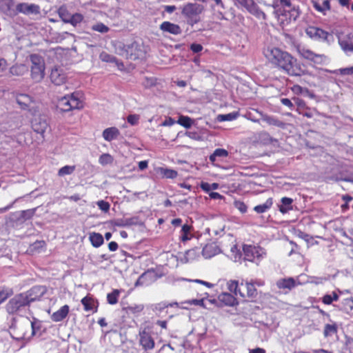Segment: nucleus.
I'll return each instance as SVG.
<instances>
[{
	"instance_id": "nucleus-1",
	"label": "nucleus",
	"mask_w": 353,
	"mask_h": 353,
	"mask_svg": "<svg viewBox=\"0 0 353 353\" xmlns=\"http://www.w3.org/2000/svg\"><path fill=\"white\" fill-rule=\"evenodd\" d=\"M270 63L291 76H301L303 70L296 59L290 54L278 48H268L264 52Z\"/></svg>"
},
{
	"instance_id": "nucleus-2",
	"label": "nucleus",
	"mask_w": 353,
	"mask_h": 353,
	"mask_svg": "<svg viewBox=\"0 0 353 353\" xmlns=\"http://www.w3.org/2000/svg\"><path fill=\"white\" fill-rule=\"evenodd\" d=\"M83 108L81 94L74 92L71 94H65L60 98L57 103V108L62 112L73 110H80Z\"/></svg>"
},
{
	"instance_id": "nucleus-3",
	"label": "nucleus",
	"mask_w": 353,
	"mask_h": 353,
	"mask_svg": "<svg viewBox=\"0 0 353 353\" xmlns=\"http://www.w3.org/2000/svg\"><path fill=\"white\" fill-rule=\"evenodd\" d=\"M272 7L276 9L274 10L276 17L282 23L284 21H290L292 19L295 21L299 17V12L296 10H286L285 8H290L291 3L290 0H276L272 5Z\"/></svg>"
},
{
	"instance_id": "nucleus-4",
	"label": "nucleus",
	"mask_w": 353,
	"mask_h": 353,
	"mask_svg": "<svg viewBox=\"0 0 353 353\" xmlns=\"http://www.w3.org/2000/svg\"><path fill=\"white\" fill-rule=\"evenodd\" d=\"M32 299L23 293L16 294L7 303L6 310L10 314H20L26 310Z\"/></svg>"
},
{
	"instance_id": "nucleus-5",
	"label": "nucleus",
	"mask_w": 353,
	"mask_h": 353,
	"mask_svg": "<svg viewBox=\"0 0 353 353\" xmlns=\"http://www.w3.org/2000/svg\"><path fill=\"white\" fill-rule=\"evenodd\" d=\"M296 50L301 58L310 61L314 64L323 65L328 61L327 56L324 54L316 53L303 46H297Z\"/></svg>"
},
{
	"instance_id": "nucleus-6",
	"label": "nucleus",
	"mask_w": 353,
	"mask_h": 353,
	"mask_svg": "<svg viewBox=\"0 0 353 353\" xmlns=\"http://www.w3.org/2000/svg\"><path fill=\"white\" fill-rule=\"evenodd\" d=\"M203 10V6L196 3H188L183 6L181 14L188 19L190 23L193 25L199 22V16Z\"/></svg>"
},
{
	"instance_id": "nucleus-7",
	"label": "nucleus",
	"mask_w": 353,
	"mask_h": 353,
	"mask_svg": "<svg viewBox=\"0 0 353 353\" xmlns=\"http://www.w3.org/2000/svg\"><path fill=\"white\" fill-rule=\"evenodd\" d=\"M31 78L34 82H40L45 75V64L43 59L37 54H31Z\"/></svg>"
},
{
	"instance_id": "nucleus-8",
	"label": "nucleus",
	"mask_w": 353,
	"mask_h": 353,
	"mask_svg": "<svg viewBox=\"0 0 353 353\" xmlns=\"http://www.w3.org/2000/svg\"><path fill=\"white\" fill-rule=\"evenodd\" d=\"M243 252L245 260L253 262L257 265L266 254L262 248L252 245H244L243 246Z\"/></svg>"
},
{
	"instance_id": "nucleus-9",
	"label": "nucleus",
	"mask_w": 353,
	"mask_h": 353,
	"mask_svg": "<svg viewBox=\"0 0 353 353\" xmlns=\"http://www.w3.org/2000/svg\"><path fill=\"white\" fill-rule=\"evenodd\" d=\"M15 101L22 110L28 111L32 114L37 112L36 101L29 94L23 93L16 94Z\"/></svg>"
},
{
	"instance_id": "nucleus-10",
	"label": "nucleus",
	"mask_w": 353,
	"mask_h": 353,
	"mask_svg": "<svg viewBox=\"0 0 353 353\" xmlns=\"http://www.w3.org/2000/svg\"><path fill=\"white\" fill-rule=\"evenodd\" d=\"M234 4L238 7H241L252 15L259 19H266V14L263 12L254 0H234Z\"/></svg>"
},
{
	"instance_id": "nucleus-11",
	"label": "nucleus",
	"mask_w": 353,
	"mask_h": 353,
	"mask_svg": "<svg viewBox=\"0 0 353 353\" xmlns=\"http://www.w3.org/2000/svg\"><path fill=\"white\" fill-rule=\"evenodd\" d=\"M29 329V320L26 319L25 321L14 325L10 328V334L13 339L17 341H23L30 336L27 337V330Z\"/></svg>"
},
{
	"instance_id": "nucleus-12",
	"label": "nucleus",
	"mask_w": 353,
	"mask_h": 353,
	"mask_svg": "<svg viewBox=\"0 0 353 353\" xmlns=\"http://www.w3.org/2000/svg\"><path fill=\"white\" fill-rule=\"evenodd\" d=\"M305 33L310 38L314 40L323 41L329 43L330 39H333L332 35L329 32L314 26L308 27L305 30Z\"/></svg>"
},
{
	"instance_id": "nucleus-13",
	"label": "nucleus",
	"mask_w": 353,
	"mask_h": 353,
	"mask_svg": "<svg viewBox=\"0 0 353 353\" xmlns=\"http://www.w3.org/2000/svg\"><path fill=\"white\" fill-rule=\"evenodd\" d=\"M339 43L345 52H353V30L338 36Z\"/></svg>"
},
{
	"instance_id": "nucleus-14",
	"label": "nucleus",
	"mask_w": 353,
	"mask_h": 353,
	"mask_svg": "<svg viewBox=\"0 0 353 353\" xmlns=\"http://www.w3.org/2000/svg\"><path fill=\"white\" fill-rule=\"evenodd\" d=\"M139 343L145 351L154 349L155 345L150 333L145 330L139 332Z\"/></svg>"
},
{
	"instance_id": "nucleus-15",
	"label": "nucleus",
	"mask_w": 353,
	"mask_h": 353,
	"mask_svg": "<svg viewBox=\"0 0 353 353\" xmlns=\"http://www.w3.org/2000/svg\"><path fill=\"white\" fill-rule=\"evenodd\" d=\"M16 14L18 12L23 13L27 15L32 14H39L40 8L39 6L35 4H28L26 3H21L17 4L16 7Z\"/></svg>"
},
{
	"instance_id": "nucleus-16",
	"label": "nucleus",
	"mask_w": 353,
	"mask_h": 353,
	"mask_svg": "<svg viewBox=\"0 0 353 353\" xmlns=\"http://www.w3.org/2000/svg\"><path fill=\"white\" fill-rule=\"evenodd\" d=\"M50 77L52 83L61 85L65 83L67 76L62 69L54 68L52 70Z\"/></svg>"
},
{
	"instance_id": "nucleus-17",
	"label": "nucleus",
	"mask_w": 353,
	"mask_h": 353,
	"mask_svg": "<svg viewBox=\"0 0 353 353\" xmlns=\"http://www.w3.org/2000/svg\"><path fill=\"white\" fill-rule=\"evenodd\" d=\"M32 127L34 132L43 134L48 128V123L45 117H39L32 122Z\"/></svg>"
},
{
	"instance_id": "nucleus-18",
	"label": "nucleus",
	"mask_w": 353,
	"mask_h": 353,
	"mask_svg": "<svg viewBox=\"0 0 353 353\" xmlns=\"http://www.w3.org/2000/svg\"><path fill=\"white\" fill-rule=\"evenodd\" d=\"M160 29L165 32L174 35L180 34L182 32L181 27L170 21H164L160 25Z\"/></svg>"
},
{
	"instance_id": "nucleus-19",
	"label": "nucleus",
	"mask_w": 353,
	"mask_h": 353,
	"mask_svg": "<svg viewBox=\"0 0 353 353\" xmlns=\"http://www.w3.org/2000/svg\"><path fill=\"white\" fill-rule=\"evenodd\" d=\"M246 290L247 296L248 297H254L256 294V290L254 287V283L251 281H246L245 284L243 283H241L239 288V295L242 297H245V294L243 292V290Z\"/></svg>"
},
{
	"instance_id": "nucleus-20",
	"label": "nucleus",
	"mask_w": 353,
	"mask_h": 353,
	"mask_svg": "<svg viewBox=\"0 0 353 353\" xmlns=\"http://www.w3.org/2000/svg\"><path fill=\"white\" fill-rule=\"evenodd\" d=\"M277 288L285 292H288L295 286V281L293 278L281 279L276 281Z\"/></svg>"
},
{
	"instance_id": "nucleus-21",
	"label": "nucleus",
	"mask_w": 353,
	"mask_h": 353,
	"mask_svg": "<svg viewBox=\"0 0 353 353\" xmlns=\"http://www.w3.org/2000/svg\"><path fill=\"white\" fill-rule=\"evenodd\" d=\"M70 311V307L68 305H64L59 310L54 312L50 316L54 322H59L66 318Z\"/></svg>"
},
{
	"instance_id": "nucleus-22",
	"label": "nucleus",
	"mask_w": 353,
	"mask_h": 353,
	"mask_svg": "<svg viewBox=\"0 0 353 353\" xmlns=\"http://www.w3.org/2000/svg\"><path fill=\"white\" fill-rule=\"evenodd\" d=\"M120 134L119 130L115 127H110L105 129L103 132V137L107 141H112L117 139Z\"/></svg>"
},
{
	"instance_id": "nucleus-23",
	"label": "nucleus",
	"mask_w": 353,
	"mask_h": 353,
	"mask_svg": "<svg viewBox=\"0 0 353 353\" xmlns=\"http://www.w3.org/2000/svg\"><path fill=\"white\" fill-rule=\"evenodd\" d=\"M45 293V290L41 286H34L30 290L23 292V294H26L28 296L30 295L31 297L34 298L31 300V303L37 300H39L40 298Z\"/></svg>"
},
{
	"instance_id": "nucleus-24",
	"label": "nucleus",
	"mask_w": 353,
	"mask_h": 353,
	"mask_svg": "<svg viewBox=\"0 0 353 353\" xmlns=\"http://www.w3.org/2000/svg\"><path fill=\"white\" fill-rule=\"evenodd\" d=\"M219 252V248L213 244H207L202 250V254L205 259H210L217 254Z\"/></svg>"
},
{
	"instance_id": "nucleus-25",
	"label": "nucleus",
	"mask_w": 353,
	"mask_h": 353,
	"mask_svg": "<svg viewBox=\"0 0 353 353\" xmlns=\"http://www.w3.org/2000/svg\"><path fill=\"white\" fill-rule=\"evenodd\" d=\"M12 0H0V10L8 15H16V12L12 9Z\"/></svg>"
},
{
	"instance_id": "nucleus-26",
	"label": "nucleus",
	"mask_w": 353,
	"mask_h": 353,
	"mask_svg": "<svg viewBox=\"0 0 353 353\" xmlns=\"http://www.w3.org/2000/svg\"><path fill=\"white\" fill-rule=\"evenodd\" d=\"M312 4L314 7V8L322 13L323 14L325 15L326 12L330 10L331 8L330 6V0H324L323 1L322 5H321L316 0H312Z\"/></svg>"
},
{
	"instance_id": "nucleus-27",
	"label": "nucleus",
	"mask_w": 353,
	"mask_h": 353,
	"mask_svg": "<svg viewBox=\"0 0 353 353\" xmlns=\"http://www.w3.org/2000/svg\"><path fill=\"white\" fill-rule=\"evenodd\" d=\"M281 204L279 205V211L282 214H285L293 209V199L288 197H283L281 200Z\"/></svg>"
},
{
	"instance_id": "nucleus-28",
	"label": "nucleus",
	"mask_w": 353,
	"mask_h": 353,
	"mask_svg": "<svg viewBox=\"0 0 353 353\" xmlns=\"http://www.w3.org/2000/svg\"><path fill=\"white\" fill-rule=\"evenodd\" d=\"M28 71L25 64H15L10 68V73L14 76H23Z\"/></svg>"
},
{
	"instance_id": "nucleus-29",
	"label": "nucleus",
	"mask_w": 353,
	"mask_h": 353,
	"mask_svg": "<svg viewBox=\"0 0 353 353\" xmlns=\"http://www.w3.org/2000/svg\"><path fill=\"white\" fill-rule=\"evenodd\" d=\"M261 115V119L265 122H266L270 125H274L277 127H281L283 125V123L280 120L277 119L274 117L269 116L265 114H263L262 112H259Z\"/></svg>"
},
{
	"instance_id": "nucleus-30",
	"label": "nucleus",
	"mask_w": 353,
	"mask_h": 353,
	"mask_svg": "<svg viewBox=\"0 0 353 353\" xmlns=\"http://www.w3.org/2000/svg\"><path fill=\"white\" fill-rule=\"evenodd\" d=\"M89 240L94 248H99L103 243V236L97 232H92L89 236Z\"/></svg>"
},
{
	"instance_id": "nucleus-31",
	"label": "nucleus",
	"mask_w": 353,
	"mask_h": 353,
	"mask_svg": "<svg viewBox=\"0 0 353 353\" xmlns=\"http://www.w3.org/2000/svg\"><path fill=\"white\" fill-rule=\"evenodd\" d=\"M272 204H273L272 199L269 198L266 200V201L264 203L256 205L254 208V210L258 214H261V213L265 212L269 209H270Z\"/></svg>"
},
{
	"instance_id": "nucleus-32",
	"label": "nucleus",
	"mask_w": 353,
	"mask_h": 353,
	"mask_svg": "<svg viewBox=\"0 0 353 353\" xmlns=\"http://www.w3.org/2000/svg\"><path fill=\"white\" fill-rule=\"evenodd\" d=\"M191 226L185 224L182 226L181 230L180 239L183 242H185L190 239H191L192 236L190 234Z\"/></svg>"
},
{
	"instance_id": "nucleus-33",
	"label": "nucleus",
	"mask_w": 353,
	"mask_h": 353,
	"mask_svg": "<svg viewBox=\"0 0 353 353\" xmlns=\"http://www.w3.org/2000/svg\"><path fill=\"white\" fill-rule=\"evenodd\" d=\"M144 309V305L142 304H134L123 308L127 314H139Z\"/></svg>"
},
{
	"instance_id": "nucleus-34",
	"label": "nucleus",
	"mask_w": 353,
	"mask_h": 353,
	"mask_svg": "<svg viewBox=\"0 0 353 353\" xmlns=\"http://www.w3.org/2000/svg\"><path fill=\"white\" fill-rule=\"evenodd\" d=\"M159 172L166 179H175L178 173L176 170L169 168H159Z\"/></svg>"
},
{
	"instance_id": "nucleus-35",
	"label": "nucleus",
	"mask_w": 353,
	"mask_h": 353,
	"mask_svg": "<svg viewBox=\"0 0 353 353\" xmlns=\"http://www.w3.org/2000/svg\"><path fill=\"white\" fill-rule=\"evenodd\" d=\"M58 14L61 20L66 23H69L70 19L71 14L68 10L67 8L64 6H61L58 9Z\"/></svg>"
},
{
	"instance_id": "nucleus-36",
	"label": "nucleus",
	"mask_w": 353,
	"mask_h": 353,
	"mask_svg": "<svg viewBox=\"0 0 353 353\" xmlns=\"http://www.w3.org/2000/svg\"><path fill=\"white\" fill-rule=\"evenodd\" d=\"M121 291L119 290H114L112 292L107 294V301L110 305L117 303Z\"/></svg>"
},
{
	"instance_id": "nucleus-37",
	"label": "nucleus",
	"mask_w": 353,
	"mask_h": 353,
	"mask_svg": "<svg viewBox=\"0 0 353 353\" xmlns=\"http://www.w3.org/2000/svg\"><path fill=\"white\" fill-rule=\"evenodd\" d=\"M228 155V152L223 148H217L210 156V161L214 162L217 157H226Z\"/></svg>"
},
{
	"instance_id": "nucleus-38",
	"label": "nucleus",
	"mask_w": 353,
	"mask_h": 353,
	"mask_svg": "<svg viewBox=\"0 0 353 353\" xmlns=\"http://www.w3.org/2000/svg\"><path fill=\"white\" fill-rule=\"evenodd\" d=\"M197 256V250L195 249H191L185 252L182 261L185 263H189L196 259Z\"/></svg>"
},
{
	"instance_id": "nucleus-39",
	"label": "nucleus",
	"mask_w": 353,
	"mask_h": 353,
	"mask_svg": "<svg viewBox=\"0 0 353 353\" xmlns=\"http://www.w3.org/2000/svg\"><path fill=\"white\" fill-rule=\"evenodd\" d=\"M219 299L227 305H234L236 299L229 293H223L219 296Z\"/></svg>"
},
{
	"instance_id": "nucleus-40",
	"label": "nucleus",
	"mask_w": 353,
	"mask_h": 353,
	"mask_svg": "<svg viewBox=\"0 0 353 353\" xmlns=\"http://www.w3.org/2000/svg\"><path fill=\"white\" fill-rule=\"evenodd\" d=\"M239 116V113L236 112H230L225 114H219L217 116V120L220 122L222 121H230L235 120Z\"/></svg>"
},
{
	"instance_id": "nucleus-41",
	"label": "nucleus",
	"mask_w": 353,
	"mask_h": 353,
	"mask_svg": "<svg viewBox=\"0 0 353 353\" xmlns=\"http://www.w3.org/2000/svg\"><path fill=\"white\" fill-rule=\"evenodd\" d=\"M31 327L32 332L30 336L35 335L41 327V322L34 318L32 321H29V327Z\"/></svg>"
},
{
	"instance_id": "nucleus-42",
	"label": "nucleus",
	"mask_w": 353,
	"mask_h": 353,
	"mask_svg": "<svg viewBox=\"0 0 353 353\" xmlns=\"http://www.w3.org/2000/svg\"><path fill=\"white\" fill-rule=\"evenodd\" d=\"M113 161V157L108 153L102 154L99 158V163L102 165L112 164Z\"/></svg>"
},
{
	"instance_id": "nucleus-43",
	"label": "nucleus",
	"mask_w": 353,
	"mask_h": 353,
	"mask_svg": "<svg viewBox=\"0 0 353 353\" xmlns=\"http://www.w3.org/2000/svg\"><path fill=\"white\" fill-rule=\"evenodd\" d=\"M337 332V326L334 324H326L324 327L323 334L325 337L333 335Z\"/></svg>"
},
{
	"instance_id": "nucleus-44",
	"label": "nucleus",
	"mask_w": 353,
	"mask_h": 353,
	"mask_svg": "<svg viewBox=\"0 0 353 353\" xmlns=\"http://www.w3.org/2000/svg\"><path fill=\"white\" fill-rule=\"evenodd\" d=\"M13 291L10 288H0V304L5 301L8 297L12 296Z\"/></svg>"
},
{
	"instance_id": "nucleus-45",
	"label": "nucleus",
	"mask_w": 353,
	"mask_h": 353,
	"mask_svg": "<svg viewBox=\"0 0 353 353\" xmlns=\"http://www.w3.org/2000/svg\"><path fill=\"white\" fill-rule=\"evenodd\" d=\"M91 29L94 31L100 33H106L110 30V28L101 22H98L92 26Z\"/></svg>"
},
{
	"instance_id": "nucleus-46",
	"label": "nucleus",
	"mask_w": 353,
	"mask_h": 353,
	"mask_svg": "<svg viewBox=\"0 0 353 353\" xmlns=\"http://www.w3.org/2000/svg\"><path fill=\"white\" fill-rule=\"evenodd\" d=\"M81 303L84 307L85 311H92L94 308L93 300L88 296H85L81 299Z\"/></svg>"
},
{
	"instance_id": "nucleus-47",
	"label": "nucleus",
	"mask_w": 353,
	"mask_h": 353,
	"mask_svg": "<svg viewBox=\"0 0 353 353\" xmlns=\"http://www.w3.org/2000/svg\"><path fill=\"white\" fill-rule=\"evenodd\" d=\"M75 170V167L72 165H65L60 168L58 171V175L59 176H63L65 175L71 174Z\"/></svg>"
},
{
	"instance_id": "nucleus-48",
	"label": "nucleus",
	"mask_w": 353,
	"mask_h": 353,
	"mask_svg": "<svg viewBox=\"0 0 353 353\" xmlns=\"http://www.w3.org/2000/svg\"><path fill=\"white\" fill-rule=\"evenodd\" d=\"M177 123L185 127V128H189L192 124V121L190 117L187 116H180L179 120L177 121Z\"/></svg>"
},
{
	"instance_id": "nucleus-49",
	"label": "nucleus",
	"mask_w": 353,
	"mask_h": 353,
	"mask_svg": "<svg viewBox=\"0 0 353 353\" xmlns=\"http://www.w3.org/2000/svg\"><path fill=\"white\" fill-rule=\"evenodd\" d=\"M83 19V16L80 13H75L74 14H71L70 19L68 23L72 24L73 26H76L77 24L80 23Z\"/></svg>"
},
{
	"instance_id": "nucleus-50",
	"label": "nucleus",
	"mask_w": 353,
	"mask_h": 353,
	"mask_svg": "<svg viewBox=\"0 0 353 353\" xmlns=\"http://www.w3.org/2000/svg\"><path fill=\"white\" fill-rule=\"evenodd\" d=\"M100 59L105 62L115 63L119 65L118 60L112 55H110L106 52H102L100 54Z\"/></svg>"
},
{
	"instance_id": "nucleus-51",
	"label": "nucleus",
	"mask_w": 353,
	"mask_h": 353,
	"mask_svg": "<svg viewBox=\"0 0 353 353\" xmlns=\"http://www.w3.org/2000/svg\"><path fill=\"white\" fill-rule=\"evenodd\" d=\"M240 285L237 281H231L228 283V289L231 292L234 293L235 295L239 294Z\"/></svg>"
},
{
	"instance_id": "nucleus-52",
	"label": "nucleus",
	"mask_w": 353,
	"mask_h": 353,
	"mask_svg": "<svg viewBox=\"0 0 353 353\" xmlns=\"http://www.w3.org/2000/svg\"><path fill=\"white\" fill-rule=\"evenodd\" d=\"M203 301H204L203 299H189L184 302H182L181 304H188L190 305H199L201 307H204Z\"/></svg>"
},
{
	"instance_id": "nucleus-53",
	"label": "nucleus",
	"mask_w": 353,
	"mask_h": 353,
	"mask_svg": "<svg viewBox=\"0 0 353 353\" xmlns=\"http://www.w3.org/2000/svg\"><path fill=\"white\" fill-rule=\"evenodd\" d=\"M97 206L101 210L107 212L110 210V205L108 202L101 200L97 202Z\"/></svg>"
},
{
	"instance_id": "nucleus-54",
	"label": "nucleus",
	"mask_w": 353,
	"mask_h": 353,
	"mask_svg": "<svg viewBox=\"0 0 353 353\" xmlns=\"http://www.w3.org/2000/svg\"><path fill=\"white\" fill-rule=\"evenodd\" d=\"M167 307H168V305H167V303H165V302H161V303L155 304L153 306V309L152 310L155 312H162L163 310H165Z\"/></svg>"
},
{
	"instance_id": "nucleus-55",
	"label": "nucleus",
	"mask_w": 353,
	"mask_h": 353,
	"mask_svg": "<svg viewBox=\"0 0 353 353\" xmlns=\"http://www.w3.org/2000/svg\"><path fill=\"white\" fill-rule=\"evenodd\" d=\"M34 214V210H23L21 212V216L24 219H30Z\"/></svg>"
},
{
	"instance_id": "nucleus-56",
	"label": "nucleus",
	"mask_w": 353,
	"mask_h": 353,
	"mask_svg": "<svg viewBox=\"0 0 353 353\" xmlns=\"http://www.w3.org/2000/svg\"><path fill=\"white\" fill-rule=\"evenodd\" d=\"M235 207L241 212L245 213L247 212V205L242 201H236Z\"/></svg>"
},
{
	"instance_id": "nucleus-57",
	"label": "nucleus",
	"mask_w": 353,
	"mask_h": 353,
	"mask_svg": "<svg viewBox=\"0 0 353 353\" xmlns=\"http://www.w3.org/2000/svg\"><path fill=\"white\" fill-rule=\"evenodd\" d=\"M139 117L137 114H130L128 118V122L131 125H137L139 122Z\"/></svg>"
},
{
	"instance_id": "nucleus-58",
	"label": "nucleus",
	"mask_w": 353,
	"mask_h": 353,
	"mask_svg": "<svg viewBox=\"0 0 353 353\" xmlns=\"http://www.w3.org/2000/svg\"><path fill=\"white\" fill-rule=\"evenodd\" d=\"M191 50L194 53H198L203 50V46L199 43H192L190 46Z\"/></svg>"
},
{
	"instance_id": "nucleus-59",
	"label": "nucleus",
	"mask_w": 353,
	"mask_h": 353,
	"mask_svg": "<svg viewBox=\"0 0 353 353\" xmlns=\"http://www.w3.org/2000/svg\"><path fill=\"white\" fill-rule=\"evenodd\" d=\"M281 103L283 105L287 106L290 110H292L293 108H294L293 103H292V101L289 99L283 98V99H281Z\"/></svg>"
},
{
	"instance_id": "nucleus-60",
	"label": "nucleus",
	"mask_w": 353,
	"mask_h": 353,
	"mask_svg": "<svg viewBox=\"0 0 353 353\" xmlns=\"http://www.w3.org/2000/svg\"><path fill=\"white\" fill-rule=\"evenodd\" d=\"M231 252L232 253H235L234 256V260L235 261H238L241 259V254L237 250V248L234 245L233 246L232 248H231Z\"/></svg>"
},
{
	"instance_id": "nucleus-61",
	"label": "nucleus",
	"mask_w": 353,
	"mask_h": 353,
	"mask_svg": "<svg viewBox=\"0 0 353 353\" xmlns=\"http://www.w3.org/2000/svg\"><path fill=\"white\" fill-rule=\"evenodd\" d=\"M186 135L188 137H190V139H194V140H200L201 139V136L196 132H192V131L188 132L186 133Z\"/></svg>"
},
{
	"instance_id": "nucleus-62",
	"label": "nucleus",
	"mask_w": 353,
	"mask_h": 353,
	"mask_svg": "<svg viewBox=\"0 0 353 353\" xmlns=\"http://www.w3.org/2000/svg\"><path fill=\"white\" fill-rule=\"evenodd\" d=\"M322 302L325 305H330L333 301L330 294H325L322 297Z\"/></svg>"
},
{
	"instance_id": "nucleus-63",
	"label": "nucleus",
	"mask_w": 353,
	"mask_h": 353,
	"mask_svg": "<svg viewBox=\"0 0 353 353\" xmlns=\"http://www.w3.org/2000/svg\"><path fill=\"white\" fill-rule=\"evenodd\" d=\"M175 123V121L172 119L171 117H169L168 119H166L163 123H162V125L163 126H172V125H174Z\"/></svg>"
},
{
	"instance_id": "nucleus-64",
	"label": "nucleus",
	"mask_w": 353,
	"mask_h": 353,
	"mask_svg": "<svg viewBox=\"0 0 353 353\" xmlns=\"http://www.w3.org/2000/svg\"><path fill=\"white\" fill-rule=\"evenodd\" d=\"M201 188L203 191L206 192H208L211 190V185L207 182H202L201 183Z\"/></svg>"
}]
</instances>
